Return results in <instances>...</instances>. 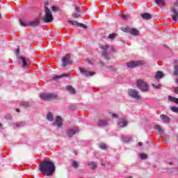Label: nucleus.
I'll use <instances>...</instances> for the list:
<instances>
[{"label":"nucleus","mask_w":178,"mask_h":178,"mask_svg":"<svg viewBox=\"0 0 178 178\" xmlns=\"http://www.w3.org/2000/svg\"><path fill=\"white\" fill-rule=\"evenodd\" d=\"M55 169V164L51 161H44L40 165V172L45 176H52Z\"/></svg>","instance_id":"nucleus-1"},{"label":"nucleus","mask_w":178,"mask_h":178,"mask_svg":"<svg viewBox=\"0 0 178 178\" xmlns=\"http://www.w3.org/2000/svg\"><path fill=\"white\" fill-rule=\"evenodd\" d=\"M99 48L102 50V56L107 60H109V54L112 52H115L113 46H109L108 44H100Z\"/></svg>","instance_id":"nucleus-2"},{"label":"nucleus","mask_w":178,"mask_h":178,"mask_svg":"<svg viewBox=\"0 0 178 178\" xmlns=\"http://www.w3.org/2000/svg\"><path fill=\"white\" fill-rule=\"evenodd\" d=\"M49 3L48 1H45L44 3L45 15L44 16L43 20L44 23H49L52 22V20H54V16H52V12H51V10H49V8L47 7L48 6Z\"/></svg>","instance_id":"nucleus-3"},{"label":"nucleus","mask_w":178,"mask_h":178,"mask_svg":"<svg viewBox=\"0 0 178 178\" xmlns=\"http://www.w3.org/2000/svg\"><path fill=\"white\" fill-rule=\"evenodd\" d=\"M128 94L131 97V98H133V99H136V101L141 100L142 97L137 90L129 89Z\"/></svg>","instance_id":"nucleus-4"},{"label":"nucleus","mask_w":178,"mask_h":178,"mask_svg":"<svg viewBox=\"0 0 178 178\" xmlns=\"http://www.w3.org/2000/svg\"><path fill=\"white\" fill-rule=\"evenodd\" d=\"M40 98L44 101L55 99V98H56V95L54 93H41L40 95Z\"/></svg>","instance_id":"nucleus-5"},{"label":"nucleus","mask_w":178,"mask_h":178,"mask_svg":"<svg viewBox=\"0 0 178 178\" xmlns=\"http://www.w3.org/2000/svg\"><path fill=\"white\" fill-rule=\"evenodd\" d=\"M178 6V3H174V6L171 7V12L172 15H171L172 20L174 22H177L178 19V11H177V8Z\"/></svg>","instance_id":"nucleus-6"},{"label":"nucleus","mask_w":178,"mask_h":178,"mask_svg":"<svg viewBox=\"0 0 178 178\" xmlns=\"http://www.w3.org/2000/svg\"><path fill=\"white\" fill-rule=\"evenodd\" d=\"M137 87L140 88V90L143 91L144 92H147L148 91V85L143 80H138L136 82Z\"/></svg>","instance_id":"nucleus-7"},{"label":"nucleus","mask_w":178,"mask_h":178,"mask_svg":"<svg viewBox=\"0 0 178 178\" xmlns=\"http://www.w3.org/2000/svg\"><path fill=\"white\" fill-rule=\"evenodd\" d=\"M72 58H70V55H67L62 58L63 67H66L67 65H72Z\"/></svg>","instance_id":"nucleus-8"},{"label":"nucleus","mask_w":178,"mask_h":178,"mask_svg":"<svg viewBox=\"0 0 178 178\" xmlns=\"http://www.w3.org/2000/svg\"><path fill=\"white\" fill-rule=\"evenodd\" d=\"M127 67L131 68V67H136V66H141L142 65H144V61L143 60H138V61H130L129 63H127Z\"/></svg>","instance_id":"nucleus-9"},{"label":"nucleus","mask_w":178,"mask_h":178,"mask_svg":"<svg viewBox=\"0 0 178 178\" xmlns=\"http://www.w3.org/2000/svg\"><path fill=\"white\" fill-rule=\"evenodd\" d=\"M79 70L86 77H90V76H94L95 74V72L87 70L86 68L79 67Z\"/></svg>","instance_id":"nucleus-10"},{"label":"nucleus","mask_w":178,"mask_h":178,"mask_svg":"<svg viewBox=\"0 0 178 178\" xmlns=\"http://www.w3.org/2000/svg\"><path fill=\"white\" fill-rule=\"evenodd\" d=\"M76 133H79V128L78 127L72 128L67 131V136L70 138H72Z\"/></svg>","instance_id":"nucleus-11"},{"label":"nucleus","mask_w":178,"mask_h":178,"mask_svg":"<svg viewBox=\"0 0 178 178\" xmlns=\"http://www.w3.org/2000/svg\"><path fill=\"white\" fill-rule=\"evenodd\" d=\"M54 124L57 127H61V126L63 124V120H62V118H60L59 115H57Z\"/></svg>","instance_id":"nucleus-12"},{"label":"nucleus","mask_w":178,"mask_h":178,"mask_svg":"<svg viewBox=\"0 0 178 178\" xmlns=\"http://www.w3.org/2000/svg\"><path fill=\"white\" fill-rule=\"evenodd\" d=\"M68 23L72 26H76V27H83V29H87V26H86L84 24H80L77 22V21L70 20L68 21Z\"/></svg>","instance_id":"nucleus-13"},{"label":"nucleus","mask_w":178,"mask_h":178,"mask_svg":"<svg viewBox=\"0 0 178 178\" xmlns=\"http://www.w3.org/2000/svg\"><path fill=\"white\" fill-rule=\"evenodd\" d=\"M118 124L119 127H126V126H127V120L120 118L118 122Z\"/></svg>","instance_id":"nucleus-14"},{"label":"nucleus","mask_w":178,"mask_h":178,"mask_svg":"<svg viewBox=\"0 0 178 178\" xmlns=\"http://www.w3.org/2000/svg\"><path fill=\"white\" fill-rule=\"evenodd\" d=\"M140 16L144 20H151L152 19V15L147 13L140 14Z\"/></svg>","instance_id":"nucleus-15"},{"label":"nucleus","mask_w":178,"mask_h":178,"mask_svg":"<svg viewBox=\"0 0 178 178\" xmlns=\"http://www.w3.org/2000/svg\"><path fill=\"white\" fill-rule=\"evenodd\" d=\"M160 118L163 123H169V122H170V118L165 114H161Z\"/></svg>","instance_id":"nucleus-16"},{"label":"nucleus","mask_w":178,"mask_h":178,"mask_svg":"<svg viewBox=\"0 0 178 178\" xmlns=\"http://www.w3.org/2000/svg\"><path fill=\"white\" fill-rule=\"evenodd\" d=\"M62 77H70V74H63L61 75H56L53 76V80H58V79H62Z\"/></svg>","instance_id":"nucleus-17"},{"label":"nucleus","mask_w":178,"mask_h":178,"mask_svg":"<svg viewBox=\"0 0 178 178\" xmlns=\"http://www.w3.org/2000/svg\"><path fill=\"white\" fill-rule=\"evenodd\" d=\"M163 77V73L161 71H158L156 72V75L154 76L155 80H159V79H162Z\"/></svg>","instance_id":"nucleus-18"},{"label":"nucleus","mask_w":178,"mask_h":178,"mask_svg":"<svg viewBox=\"0 0 178 178\" xmlns=\"http://www.w3.org/2000/svg\"><path fill=\"white\" fill-rule=\"evenodd\" d=\"M108 122L106 120H99L98 122V126L104 127V126H108Z\"/></svg>","instance_id":"nucleus-19"},{"label":"nucleus","mask_w":178,"mask_h":178,"mask_svg":"<svg viewBox=\"0 0 178 178\" xmlns=\"http://www.w3.org/2000/svg\"><path fill=\"white\" fill-rule=\"evenodd\" d=\"M129 33L131 34V35H138L139 34L138 30L134 28H131Z\"/></svg>","instance_id":"nucleus-20"},{"label":"nucleus","mask_w":178,"mask_h":178,"mask_svg":"<svg viewBox=\"0 0 178 178\" xmlns=\"http://www.w3.org/2000/svg\"><path fill=\"white\" fill-rule=\"evenodd\" d=\"M154 130H156V131H157V133H159V134H163V129H162V128H161L159 125H156L154 127Z\"/></svg>","instance_id":"nucleus-21"},{"label":"nucleus","mask_w":178,"mask_h":178,"mask_svg":"<svg viewBox=\"0 0 178 178\" xmlns=\"http://www.w3.org/2000/svg\"><path fill=\"white\" fill-rule=\"evenodd\" d=\"M19 59L22 60L24 67H27V66H29V63H27V60H26V58L21 56L19 57Z\"/></svg>","instance_id":"nucleus-22"},{"label":"nucleus","mask_w":178,"mask_h":178,"mask_svg":"<svg viewBox=\"0 0 178 178\" xmlns=\"http://www.w3.org/2000/svg\"><path fill=\"white\" fill-rule=\"evenodd\" d=\"M67 91H68V92H70V94H74L76 92V90L70 85L67 86Z\"/></svg>","instance_id":"nucleus-23"},{"label":"nucleus","mask_w":178,"mask_h":178,"mask_svg":"<svg viewBox=\"0 0 178 178\" xmlns=\"http://www.w3.org/2000/svg\"><path fill=\"white\" fill-rule=\"evenodd\" d=\"M168 100L171 102H175V104H178V98H176L173 96H168Z\"/></svg>","instance_id":"nucleus-24"},{"label":"nucleus","mask_w":178,"mask_h":178,"mask_svg":"<svg viewBox=\"0 0 178 178\" xmlns=\"http://www.w3.org/2000/svg\"><path fill=\"white\" fill-rule=\"evenodd\" d=\"M38 24H40V22L38 20L29 22V26H31L32 27H35L36 26H38Z\"/></svg>","instance_id":"nucleus-25"},{"label":"nucleus","mask_w":178,"mask_h":178,"mask_svg":"<svg viewBox=\"0 0 178 178\" xmlns=\"http://www.w3.org/2000/svg\"><path fill=\"white\" fill-rule=\"evenodd\" d=\"M155 2L159 6H165L166 5L165 3V1H163V0H155Z\"/></svg>","instance_id":"nucleus-26"},{"label":"nucleus","mask_w":178,"mask_h":178,"mask_svg":"<svg viewBox=\"0 0 178 178\" xmlns=\"http://www.w3.org/2000/svg\"><path fill=\"white\" fill-rule=\"evenodd\" d=\"M122 140L124 143H129V141H131V137L130 136H122Z\"/></svg>","instance_id":"nucleus-27"},{"label":"nucleus","mask_w":178,"mask_h":178,"mask_svg":"<svg viewBox=\"0 0 178 178\" xmlns=\"http://www.w3.org/2000/svg\"><path fill=\"white\" fill-rule=\"evenodd\" d=\"M47 119V120H49V122H52V120H54V115H52L51 113H48Z\"/></svg>","instance_id":"nucleus-28"},{"label":"nucleus","mask_w":178,"mask_h":178,"mask_svg":"<svg viewBox=\"0 0 178 178\" xmlns=\"http://www.w3.org/2000/svg\"><path fill=\"white\" fill-rule=\"evenodd\" d=\"M21 106H24L25 108H29L30 103L27 102H22L20 103Z\"/></svg>","instance_id":"nucleus-29"},{"label":"nucleus","mask_w":178,"mask_h":178,"mask_svg":"<svg viewBox=\"0 0 178 178\" xmlns=\"http://www.w3.org/2000/svg\"><path fill=\"white\" fill-rule=\"evenodd\" d=\"M19 23H20L21 26H23V27H27V23L26 22V20L19 19Z\"/></svg>","instance_id":"nucleus-30"},{"label":"nucleus","mask_w":178,"mask_h":178,"mask_svg":"<svg viewBox=\"0 0 178 178\" xmlns=\"http://www.w3.org/2000/svg\"><path fill=\"white\" fill-rule=\"evenodd\" d=\"M131 28L130 26L123 27L122 28V31H124V33H130V30Z\"/></svg>","instance_id":"nucleus-31"},{"label":"nucleus","mask_w":178,"mask_h":178,"mask_svg":"<svg viewBox=\"0 0 178 178\" xmlns=\"http://www.w3.org/2000/svg\"><path fill=\"white\" fill-rule=\"evenodd\" d=\"M16 126H17V127H23L26 126V122H17Z\"/></svg>","instance_id":"nucleus-32"},{"label":"nucleus","mask_w":178,"mask_h":178,"mask_svg":"<svg viewBox=\"0 0 178 178\" xmlns=\"http://www.w3.org/2000/svg\"><path fill=\"white\" fill-rule=\"evenodd\" d=\"M174 74L175 76H178V65H175L174 66Z\"/></svg>","instance_id":"nucleus-33"},{"label":"nucleus","mask_w":178,"mask_h":178,"mask_svg":"<svg viewBox=\"0 0 178 178\" xmlns=\"http://www.w3.org/2000/svg\"><path fill=\"white\" fill-rule=\"evenodd\" d=\"M72 168H74V169H77V168H79V163H77L76 161H74L72 162Z\"/></svg>","instance_id":"nucleus-34"},{"label":"nucleus","mask_w":178,"mask_h":178,"mask_svg":"<svg viewBox=\"0 0 178 178\" xmlns=\"http://www.w3.org/2000/svg\"><path fill=\"white\" fill-rule=\"evenodd\" d=\"M72 17H74V19H79V17H81V15L79 13H72Z\"/></svg>","instance_id":"nucleus-35"},{"label":"nucleus","mask_w":178,"mask_h":178,"mask_svg":"<svg viewBox=\"0 0 178 178\" xmlns=\"http://www.w3.org/2000/svg\"><path fill=\"white\" fill-rule=\"evenodd\" d=\"M147 156H148L145 154H139V157L140 158V159H147Z\"/></svg>","instance_id":"nucleus-36"},{"label":"nucleus","mask_w":178,"mask_h":178,"mask_svg":"<svg viewBox=\"0 0 178 178\" xmlns=\"http://www.w3.org/2000/svg\"><path fill=\"white\" fill-rule=\"evenodd\" d=\"M172 112H175V113H178V108L176 106L171 107Z\"/></svg>","instance_id":"nucleus-37"},{"label":"nucleus","mask_w":178,"mask_h":178,"mask_svg":"<svg viewBox=\"0 0 178 178\" xmlns=\"http://www.w3.org/2000/svg\"><path fill=\"white\" fill-rule=\"evenodd\" d=\"M99 148H101V149H106L107 147L105 143H102L99 145Z\"/></svg>","instance_id":"nucleus-38"},{"label":"nucleus","mask_w":178,"mask_h":178,"mask_svg":"<svg viewBox=\"0 0 178 178\" xmlns=\"http://www.w3.org/2000/svg\"><path fill=\"white\" fill-rule=\"evenodd\" d=\"M5 118L6 120H10L12 119V115L10 114H6Z\"/></svg>","instance_id":"nucleus-39"},{"label":"nucleus","mask_w":178,"mask_h":178,"mask_svg":"<svg viewBox=\"0 0 178 178\" xmlns=\"http://www.w3.org/2000/svg\"><path fill=\"white\" fill-rule=\"evenodd\" d=\"M152 87H154V88H156L157 90L161 89V85H155L154 83L152 84Z\"/></svg>","instance_id":"nucleus-40"},{"label":"nucleus","mask_w":178,"mask_h":178,"mask_svg":"<svg viewBox=\"0 0 178 178\" xmlns=\"http://www.w3.org/2000/svg\"><path fill=\"white\" fill-rule=\"evenodd\" d=\"M121 19H123V20H127V15H126L125 14H122L121 15Z\"/></svg>","instance_id":"nucleus-41"},{"label":"nucleus","mask_w":178,"mask_h":178,"mask_svg":"<svg viewBox=\"0 0 178 178\" xmlns=\"http://www.w3.org/2000/svg\"><path fill=\"white\" fill-rule=\"evenodd\" d=\"M108 38H110V40H113V38H115V33L110 34Z\"/></svg>","instance_id":"nucleus-42"},{"label":"nucleus","mask_w":178,"mask_h":178,"mask_svg":"<svg viewBox=\"0 0 178 178\" xmlns=\"http://www.w3.org/2000/svg\"><path fill=\"white\" fill-rule=\"evenodd\" d=\"M86 62H88V63H89V65H94V63L91 62V60L89 58H87L86 60Z\"/></svg>","instance_id":"nucleus-43"},{"label":"nucleus","mask_w":178,"mask_h":178,"mask_svg":"<svg viewBox=\"0 0 178 178\" xmlns=\"http://www.w3.org/2000/svg\"><path fill=\"white\" fill-rule=\"evenodd\" d=\"M75 10H76V12H78L79 13H80V7L76 6H75Z\"/></svg>","instance_id":"nucleus-44"},{"label":"nucleus","mask_w":178,"mask_h":178,"mask_svg":"<svg viewBox=\"0 0 178 178\" xmlns=\"http://www.w3.org/2000/svg\"><path fill=\"white\" fill-rule=\"evenodd\" d=\"M51 9H52L53 12H56V10H57L56 7H55V6H52Z\"/></svg>","instance_id":"nucleus-45"},{"label":"nucleus","mask_w":178,"mask_h":178,"mask_svg":"<svg viewBox=\"0 0 178 178\" xmlns=\"http://www.w3.org/2000/svg\"><path fill=\"white\" fill-rule=\"evenodd\" d=\"M91 169H92V170H95V169H97V165H92V166L91 167Z\"/></svg>","instance_id":"nucleus-46"},{"label":"nucleus","mask_w":178,"mask_h":178,"mask_svg":"<svg viewBox=\"0 0 178 178\" xmlns=\"http://www.w3.org/2000/svg\"><path fill=\"white\" fill-rule=\"evenodd\" d=\"M174 91L176 94H178V87L175 88Z\"/></svg>","instance_id":"nucleus-47"},{"label":"nucleus","mask_w":178,"mask_h":178,"mask_svg":"<svg viewBox=\"0 0 178 178\" xmlns=\"http://www.w3.org/2000/svg\"><path fill=\"white\" fill-rule=\"evenodd\" d=\"M112 118H118V117L117 114L113 113L112 114Z\"/></svg>","instance_id":"nucleus-48"},{"label":"nucleus","mask_w":178,"mask_h":178,"mask_svg":"<svg viewBox=\"0 0 178 178\" xmlns=\"http://www.w3.org/2000/svg\"><path fill=\"white\" fill-rule=\"evenodd\" d=\"M20 52V48H17V50H16V53L17 54H19Z\"/></svg>","instance_id":"nucleus-49"},{"label":"nucleus","mask_w":178,"mask_h":178,"mask_svg":"<svg viewBox=\"0 0 178 178\" xmlns=\"http://www.w3.org/2000/svg\"><path fill=\"white\" fill-rule=\"evenodd\" d=\"M142 145H143V143H142V142H139V143H138V146H139V147H141Z\"/></svg>","instance_id":"nucleus-50"},{"label":"nucleus","mask_w":178,"mask_h":178,"mask_svg":"<svg viewBox=\"0 0 178 178\" xmlns=\"http://www.w3.org/2000/svg\"><path fill=\"white\" fill-rule=\"evenodd\" d=\"M17 112H20V109H19V108H17Z\"/></svg>","instance_id":"nucleus-51"},{"label":"nucleus","mask_w":178,"mask_h":178,"mask_svg":"<svg viewBox=\"0 0 178 178\" xmlns=\"http://www.w3.org/2000/svg\"><path fill=\"white\" fill-rule=\"evenodd\" d=\"M89 165H94V162H91Z\"/></svg>","instance_id":"nucleus-52"},{"label":"nucleus","mask_w":178,"mask_h":178,"mask_svg":"<svg viewBox=\"0 0 178 178\" xmlns=\"http://www.w3.org/2000/svg\"><path fill=\"white\" fill-rule=\"evenodd\" d=\"M102 63H103L102 61H100V62H99V64H100V65H102Z\"/></svg>","instance_id":"nucleus-53"},{"label":"nucleus","mask_w":178,"mask_h":178,"mask_svg":"<svg viewBox=\"0 0 178 178\" xmlns=\"http://www.w3.org/2000/svg\"><path fill=\"white\" fill-rule=\"evenodd\" d=\"M102 166H105V164H104V163H102Z\"/></svg>","instance_id":"nucleus-54"},{"label":"nucleus","mask_w":178,"mask_h":178,"mask_svg":"<svg viewBox=\"0 0 178 178\" xmlns=\"http://www.w3.org/2000/svg\"><path fill=\"white\" fill-rule=\"evenodd\" d=\"M0 127H2V124L0 123Z\"/></svg>","instance_id":"nucleus-55"},{"label":"nucleus","mask_w":178,"mask_h":178,"mask_svg":"<svg viewBox=\"0 0 178 178\" xmlns=\"http://www.w3.org/2000/svg\"><path fill=\"white\" fill-rule=\"evenodd\" d=\"M176 83H178V79H176Z\"/></svg>","instance_id":"nucleus-56"},{"label":"nucleus","mask_w":178,"mask_h":178,"mask_svg":"<svg viewBox=\"0 0 178 178\" xmlns=\"http://www.w3.org/2000/svg\"><path fill=\"white\" fill-rule=\"evenodd\" d=\"M170 165H172V163H170Z\"/></svg>","instance_id":"nucleus-57"}]
</instances>
